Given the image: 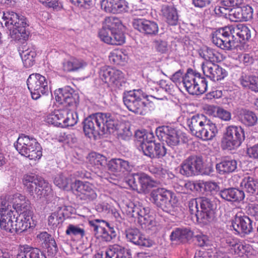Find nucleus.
Segmentation results:
<instances>
[{
    "label": "nucleus",
    "instance_id": "39448f33",
    "mask_svg": "<svg viewBox=\"0 0 258 258\" xmlns=\"http://www.w3.org/2000/svg\"><path fill=\"white\" fill-rule=\"evenodd\" d=\"M150 201L163 212L174 215L177 211L178 199L174 193L164 188H157L150 194Z\"/></svg>",
    "mask_w": 258,
    "mask_h": 258
},
{
    "label": "nucleus",
    "instance_id": "8fccbe9b",
    "mask_svg": "<svg viewBox=\"0 0 258 258\" xmlns=\"http://www.w3.org/2000/svg\"><path fill=\"white\" fill-rule=\"evenodd\" d=\"M107 165L111 171L115 172L121 168L126 169L129 166V163L127 161L119 158L112 159L109 161Z\"/></svg>",
    "mask_w": 258,
    "mask_h": 258
},
{
    "label": "nucleus",
    "instance_id": "f03ea898",
    "mask_svg": "<svg viewBox=\"0 0 258 258\" xmlns=\"http://www.w3.org/2000/svg\"><path fill=\"white\" fill-rule=\"evenodd\" d=\"M54 95L56 101L66 108L63 110L67 112L61 122V127L75 125L78 122V115L77 112L72 109L77 106L79 96L69 86L55 90Z\"/></svg>",
    "mask_w": 258,
    "mask_h": 258
},
{
    "label": "nucleus",
    "instance_id": "f3484780",
    "mask_svg": "<svg viewBox=\"0 0 258 258\" xmlns=\"http://www.w3.org/2000/svg\"><path fill=\"white\" fill-rule=\"evenodd\" d=\"M231 222L235 234H249L252 231V220L241 213L236 214Z\"/></svg>",
    "mask_w": 258,
    "mask_h": 258
},
{
    "label": "nucleus",
    "instance_id": "bb28decb",
    "mask_svg": "<svg viewBox=\"0 0 258 258\" xmlns=\"http://www.w3.org/2000/svg\"><path fill=\"white\" fill-rule=\"evenodd\" d=\"M219 195L227 202L236 203L243 201L245 197L243 190L234 187L225 188L219 191Z\"/></svg>",
    "mask_w": 258,
    "mask_h": 258
},
{
    "label": "nucleus",
    "instance_id": "20e7f679",
    "mask_svg": "<svg viewBox=\"0 0 258 258\" xmlns=\"http://www.w3.org/2000/svg\"><path fill=\"white\" fill-rule=\"evenodd\" d=\"M187 123L191 134L204 141L212 140L218 133L216 124L202 114L193 115Z\"/></svg>",
    "mask_w": 258,
    "mask_h": 258
},
{
    "label": "nucleus",
    "instance_id": "864d4df0",
    "mask_svg": "<svg viewBox=\"0 0 258 258\" xmlns=\"http://www.w3.org/2000/svg\"><path fill=\"white\" fill-rule=\"evenodd\" d=\"M66 234L70 236L83 237L85 235V230L79 225L69 224L66 230Z\"/></svg>",
    "mask_w": 258,
    "mask_h": 258
},
{
    "label": "nucleus",
    "instance_id": "9b49d317",
    "mask_svg": "<svg viewBox=\"0 0 258 258\" xmlns=\"http://www.w3.org/2000/svg\"><path fill=\"white\" fill-rule=\"evenodd\" d=\"M201 210L196 214L197 221L204 225L209 224L213 218L216 204L214 200L206 197L198 198Z\"/></svg>",
    "mask_w": 258,
    "mask_h": 258
},
{
    "label": "nucleus",
    "instance_id": "a18cd8bd",
    "mask_svg": "<svg viewBox=\"0 0 258 258\" xmlns=\"http://www.w3.org/2000/svg\"><path fill=\"white\" fill-rule=\"evenodd\" d=\"M12 202V208L16 212L24 210L28 205L25 197L18 193L13 196Z\"/></svg>",
    "mask_w": 258,
    "mask_h": 258
},
{
    "label": "nucleus",
    "instance_id": "ea45409f",
    "mask_svg": "<svg viewBox=\"0 0 258 258\" xmlns=\"http://www.w3.org/2000/svg\"><path fill=\"white\" fill-rule=\"evenodd\" d=\"M66 113L63 109L55 110L46 116L45 120L49 124L61 127V122Z\"/></svg>",
    "mask_w": 258,
    "mask_h": 258
},
{
    "label": "nucleus",
    "instance_id": "680f3d73",
    "mask_svg": "<svg viewBox=\"0 0 258 258\" xmlns=\"http://www.w3.org/2000/svg\"><path fill=\"white\" fill-rule=\"evenodd\" d=\"M153 45L156 50L161 53H165L168 50L167 42L160 39H155L153 42Z\"/></svg>",
    "mask_w": 258,
    "mask_h": 258
},
{
    "label": "nucleus",
    "instance_id": "c85d7f7f",
    "mask_svg": "<svg viewBox=\"0 0 258 258\" xmlns=\"http://www.w3.org/2000/svg\"><path fill=\"white\" fill-rule=\"evenodd\" d=\"M244 0H221V6L215 7V13L219 17L229 19L230 7L241 6Z\"/></svg>",
    "mask_w": 258,
    "mask_h": 258
},
{
    "label": "nucleus",
    "instance_id": "052dcab7",
    "mask_svg": "<svg viewBox=\"0 0 258 258\" xmlns=\"http://www.w3.org/2000/svg\"><path fill=\"white\" fill-rule=\"evenodd\" d=\"M112 37L111 45H121L125 41V37L122 30L111 32Z\"/></svg>",
    "mask_w": 258,
    "mask_h": 258
},
{
    "label": "nucleus",
    "instance_id": "0e129e2a",
    "mask_svg": "<svg viewBox=\"0 0 258 258\" xmlns=\"http://www.w3.org/2000/svg\"><path fill=\"white\" fill-rule=\"evenodd\" d=\"M242 21H248L252 18L253 9L249 5L240 7Z\"/></svg>",
    "mask_w": 258,
    "mask_h": 258
},
{
    "label": "nucleus",
    "instance_id": "dca6fc26",
    "mask_svg": "<svg viewBox=\"0 0 258 258\" xmlns=\"http://www.w3.org/2000/svg\"><path fill=\"white\" fill-rule=\"evenodd\" d=\"M155 185V182L145 173H133L130 176V188L138 192L149 190Z\"/></svg>",
    "mask_w": 258,
    "mask_h": 258
},
{
    "label": "nucleus",
    "instance_id": "1a4fd4ad",
    "mask_svg": "<svg viewBox=\"0 0 258 258\" xmlns=\"http://www.w3.org/2000/svg\"><path fill=\"white\" fill-rule=\"evenodd\" d=\"M23 182L30 191H33L34 189L37 197L40 199L47 198L52 195L51 186L41 177L26 175L24 176Z\"/></svg>",
    "mask_w": 258,
    "mask_h": 258
},
{
    "label": "nucleus",
    "instance_id": "69168bd1",
    "mask_svg": "<svg viewBox=\"0 0 258 258\" xmlns=\"http://www.w3.org/2000/svg\"><path fill=\"white\" fill-rule=\"evenodd\" d=\"M184 78L183 70H179L174 73L170 77V80L176 85H183V80Z\"/></svg>",
    "mask_w": 258,
    "mask_h": 258
},
{
    "label": "nucleus",
    "instance_id": "5701e85b",
    "mask_svg": "<svg viewBox=\"0 0 258 258\" xmlns=\"http://www.w3.org/2000/svg\"><path fill=\"white\" fill-rule=\"evenodd\" d=\"M133 26L140 32L151 36L157 35L159 31L158 25L156 22L145 19H135Z\"/></svg>",
    "mask_w": 258,
    "mask_h": 258
},
{
    "label": "nucleus",
    "instance_id": "473e14b6",
    "mask_svg": "<svg viewBox=\"0 0 258 258\" xmlns=\"http://www.w3.org/2000/svg\"><path fill=\"white\" fill-rule=\"evenodd\" d=\"M193 235V232L188 228H176L171 233L170 238L171 241L185 242L190 240Z\"/></svg>",
    "mask_w": 258,
    "mask_h": 258
},
{
    "label": "nucleus",
    "instance_id": "0eeeda50",
    "mask_svg": "<svg viewBox=\"0 0 258 258\" xmlns=\"http://www.w3.org/2000/svg\"><path fill=\"white\" fill-rule=\"evenodd\" d=\"M245 138L244 129L241 126L234 125L228 126L222 138L221 147L223 150H236L241 146Z\"/></svg>",
    "mask_w": 258,
    "mask_h": 258
},
{
    "label": "nucleus",
    "instance_id": "412c9836",
    "mask_svg": "<svg viewBox=\"0 0 258 258\" xmlns=\"http://www.w3.org/2000/svg\"><path fill=\"white\" fill-rule=\"evenodd\" d=\"M35 224L32 220V213L30 211H24L21 213L14 220V223L13 224V231L21 233L27 230L28 228L34 227Z\"/></svg>",
    "mask_w": 258,
    "mask_h": 258
},
{
    "label": "nucleus",
    "instance_id": "49530a36",
    "mask_svg": "<svg viewBox=\"0 0 258 258\" xmlns=\"http://www.w3.org/2000/svg\"><path fill=\"white\" fill-rule=\"evenodd\" d=\"M199 54L201 57L206 60L207 62H212L217 61L219 59L218 53L213 49L205 46L201 49Z\"/></svg>",
    "mask_w": 258,
    "mask_h": 258
},
{
    "label": "nucleus",
    "instance_id": "f704fd0d",
    "mask_svg": "<svg viewBox=\"0 0 258 258\" xmlns=\"http://www.w3.org/2000/svg\"><path fill=\"white\" fill-rule=\"evenodd\" d=\"M109 60L114 64L123 65L129 58L128 49H115L110 52Z\"/></svg>",
    "mask_w": 258,
    "mask_h": 258
},
{
    "label": "nucleus",
    "instance_id": "5fc2aeb1",
    "mask_svg": "<svg viewBox=\"0 0 258 258\" xmlns=\"http://www.w3.org/2000/svg\"><path fill=\"white\" fill-rule=\"evenodd\" d=\"M89 161L93 166H96L97 168L101 169L106 164V158L104 156L94 153L90 156Z\"/></svg>",
    "mask_w": 258,
    "mask_h": 258
},
{
    "label": "nucleus",
    "instance_id": "7ed1b4c3",
    "mask_svg": "<svg viewBox=\"0 0 258 258\" xmlns=\"http://www.w3.org/2000/svg\"><path fill=\"white\" fill-rule=\"evenodd\" d=\"M2 19L13 40L20 41L28 38L29 32L26 31V28L28 26V24L24 16L14 12L6 11L3 12Z\"/></svg>",
    "mask_w": 258,
    "mask_h": 258
},
{
    "label": "nucleus",
    "instance_id": "f257e3e1",
    "mask_svg": "<svg viewBox=\"0 0 258 258\" xmlns=\"http://www.w3.org/2000/svg\"><path fill=\"white\" fill-rule=\"evenodd\" d=\"M118 130L120 137L127 140L129 137V126L118 121L109 113H97L90 115L84 121L83 131L89 138L97 135L111 133Z\"/></svg>",
    "mask_w": 258,
    "mask_h": 258
},
{
    "label": "nucleus",
    "instance_id": "13d9d810",
    "mask_svg": "<svg viewBox=\"0 0 258 258\" xmlns=\"http://www.w3.org/2000/svg\"><path fill=\"white\" fill-rule=\"evenodd\" d=\"M230 245L231 249L234 251V253L236 254H243L247 251L248 247L247 245L244 244L242 241L238 240H233L230 242Z\"/></svg>",
    "mask_w": 258,
    "mask_h": 258
},
{
    "label": "nucleus",
    "instance_id": "603ef678",
    "mask_svg": "<svg viewBox=\"0 0 258 258\" xmlns=\"http://www.w3.org/2000/svg\"><path fill=\"white\" fill-rule=\"evenodd\" d=\"M196 82L197 87L196 88L195 95H200L205 93L208 87V82L206 79L202 76V75L197 71Z\"/></svg>",
    "mask_w": 258,
    "mask_h": 258
},
{
    "label": "nucleus",
    "instance_id": "c756f323",
    "mask_svg": "<svg viewBox=\"0 0 258 258\" xmlns=\"http://www.w3.org/2000/svg\"><path fill=\"white\" fill-rule=\"evenodd\" d=\"M144 155L153 158H160L165 156L167 149L160 143H151L150 145H143L142 150Z\"/></svg>",
    "mask_w": 258,
    "mask_h": 258
},
{
    "label": "nucleus",
    "instance_id": "aec40b11",
    "mask_svg": "<svg viewBox=\"0 0 258 258\" xmlns=\"http://www.w3.org/2000/svg\"><path fill=\"white\" fill-rule=\"evenodd\" d=\"M202 69L204 75L214 82L222 80L228 75L225 69L215 63H203Z\"/></svg>",
    "mask_w": 258,
    "mask_h": 258
},
{
    "label": "nucleus",
    "instance_id": "bf43d9fd",
    "mask_svg": "<svg viewBox=\"0 0 258 258\" xmlns=\"http://www.w3.org/2000/svg\"><path fill=\"white\" fill-rule=\"evenodd\" d=\"M146 135L145 130H137L134 134V141L135 144L139 150L143 149V145H145V136Z\"/></svg>",
    "mask_w": 258,
    "mask_h": 258
},
{
    "label": "nucleus",
    "instance_id": "9d476101",
    "mask_svg": "<svg viewBox=\"0 0 258 258\" xmlns=\"http://www.w3.org/2000/svg\"><path fill=\"white\" fill-rule=\"evenodd\" d=\"M27 85L33 99L37 100L42 95L48 93V81L39 74H31L27 79Z\"/></svg>",
    "mask_w": 258,
    "mask_h": 258
},
{
    "label": "nucleus",
    "instance_id": "2f4dec72",
    "mask_svg": "<svg viewBox=\"0 0 258 258\" xmlns=\"http://www.w3.org/2000/svg\"><path fill=\"white\" fill-rule=\"evenodd\" d=\"M196 73V70L188 68L184 74V78L183 80V85L186 91L191 95H195L196 88L197 87Z\"/></svg>",
    "mask_w": 258,
    "mask_h": 258
},
{
    "label": "nucleus",
    "instance_id": "a211bd4d",
    "mask_svg": "<svg viewBox=\"0 0 258 258\" xmlns=\"http://www.w3.org/2000/svg\"><path fill=\"white\" fill-rule=\"evenodd\" d=\"M156 134L159 140L165 142L171 147L178 145L180 142L177 131L171 126H159L156 130Z\"/></svg>",
    "mask_w": 258,
    "mask_h": 258
},
{
    "label": "nucleus",
    "instance_id": "58836bf2",
    "mask_svg": "<svg viewBox=\"0 0 258 258\" xmlns=\"http://www.w3.org/2000/svg\"><path fill=\"white\" fill-rule=\"evenodd\" d=\"M37 239L42 246L45 248H51L57 250V245L54 239L47 232H42L37 235Z\"/></svg>",
    "mask_w": 258,
    "mask_h": 258
},
{
    "label": "nucleus",
    "instance_id": "37998d69",
    "mask_svg": "<svg viewBox=\"0 0 258 258\" xmlns=\"http://www.w3.org/2000/svg\"><path fill=\"white\" fill-rule=\"evenodd\" d=\"M232 32L234 35V37L237 40L236 46L238 43H241L243 41L248 40L251 37L250 31L245 25H241L236 28L232 27Z\"/></svg>",
    "mask_w": 258,
    "mask_h": 258
},
{
    "label": "nucleus",
    "instance_id": "6e6552de",
    "mask_svg": "<svg viewBox=\"0 0 258 258\" xmlns=\"http://www.w3.org/2000/svg\"><path fill=\"white\" fill-rule=\"evenodd\" d=\"M212 42L217 47L231 50L236 46L237 39L232 32V27L220 28L212 34Z\"/></svg>",
    "mask_w": 258,
    "mask_h": 258
},
{
    "label": "nucleus",
    "instance_id": "338daca9",
    "mask_svg": "<svg viewBox=\"0 0 258 258\" xmlns=\"http://www.w3.org/2000/svg\"><path fill=\"white\" fill-rule=\"evenodd\" d=\"M107 29L102 27L99 32L98 35L100 39L104 42L111 45L112 36H110Z\"/></svg>",
    "mask_w": 258,
    "mask_h": 258
},
{
    "label": "nucleus",
    "instance_id": "6e6d98bb",
    "mask_svg": "<svg viewBox=\"0 0 258 258\" xmlns=\"http://www.w3.org/2000/svg\"><path fill=\"white\" fill-rule=\"evenodd\" d=\"M179 172L186 177H191L198 175L193 167L190 165L186 159H185L180 164Z\"/></svg>",
    "mask_w": 258,
    "mask_h": 258
},
{
    "label": "nucleus",
    "instance_id": "a878e982",
    "mask_svg": "<svg viewBox=\"0 0 258 258\" xmlns=\"http://www.w3.org/2000/svg\"><path fill=\"white\" fill-rule=\"evenodd\" d=\"M62 70L66 72H75L85 69L87 62L84 59L72 56L64 58L61 62Z\"/></svg>",
    "mask_w": 258,
    "mask_h": 258
},
{
    "label": "nucleus",
    "instance_id": "72a5a7b5",
    "mask_svg": "<svg viewBox=\"0 0 258 258\" xmlns=\"http://www.w3.org/2000/svg\"><path fill=\"white\" fill-rule=\"evenodd\" d=\"M130 242L141 247H150L153 244V241L146 238L137 228H130Z\"/></svg>",
    "mask_w": 258,
    "mask_h": 258
},
{
    "label": "nucleus",
    "instance_id": "c03bdc74",
    "mask_svg": "<svg viewBox=\"0 0 258 258\" xmlns=\"http://www.w3.org/2000/svg\"><path fill=\"white\" fill-rule=\"evenodd\" d=\"M103 27L111 32L122 30L124 28L121 21L118 18L113 16L106 17L104 20Z\"/></svg>",
    "mask_w": 258,
    "mask_h": 258
},
{
    "label": "nucleus",
    "instance_id": "b1692460",
    "mask_svg": "<svg viewBox=\"0 0 258 258\" xmlns=\"http://www.w3.org/2000/svg\"><path fill=\"white\" fill-rule=\"evenodd\" d=\"M142 97L143 95L141 89L130 90V111L140 115L145 113L146 103L142 101Z\"/></svg>",
    "mask_w": 258,
    "mask_h": 258
},
{
    "label": "nucleus",
    "instance_id": "7c9ffc66",
    "mask_svg": "<svg viewBox=\"0 0 258 258\" xmlns=\"http://www.w3.org/2000/svg\"><path fill=\"white\" fill-rule=\"evenodd\" d=\"M94 258H129V252L127 249L115 245L106 249L104 257L102 253H98Z\"/></svg>",
    "mask_w": 258,
    "mask_h": 258
},
{
    "label": "nucleus",
    "instance_id": "e433bc0d",
    "mask_svg": "<svg viewBox=\"0 0 258 258\" xmlns=\"http://www.w3.org/2000/svg\"><path fill=\"white\" fill-rule=\"evenodd\" d=\"M240 186L248 194L251 195H257L258 181L254 178L246 176L242 180Z\"/></svg>",
    "mask_w": 258,
    "mask_h": 258
},
{
    "label": "nucleus",
    "instance_id": "e2e57ef3",
    "mask_svg": "<svg viewBox=\"0 0 258 258\" xmlns=\"http://www.w3.org/2000/svg\"><path fill=\"white\" fill-rule=\"evenodd\" d=\"M230 9L229 19L232 22H242L240 6Z\"/></svg>",
    "mask_w": 258,
    "mask_h": 258
},
{
    "label": "nucleus",
    "instance_id": "09e8293b",
    "mask_svg": "<svg viewBox=\"0 0 258 258\" xmlns=\"http://www.w3.org/2000/svg\"><path fill=\"white\" fill-rule=\"evenodd\" d=\"M54 183L60 188L68 189L72 183V180L66 175L61 173L55 177Z\"/></svg>",
    "mask_w": 258,
    "mask_h": 258
},
{
    "label": "nucleus",
    "instance_id": "4c0bfd02",
    "mask_svg": "<svg viewBox=\"0 0 258 258\" xmlns=\"http://www.w3.org/2000/svg\"><path fill=\"white\" fill-rule=\"evenodd\" d=\"M161 11L169 25L175 26L177 24L178 15L176 9L174 6H164L162 8Z\"/></svg>",
    "mask_w": 258,
    "mask_h": 258
},
{
    "label": "nucleus",
    "instance_id": "2eb2a0df",
    "mask_svg": "<svg viewBox=\"0 0 258 258\" xmlns=\"http://www.w3.org/2000/svg\"><path fill=\"white\" fill-rule=\"evenodd\" d=\"M130 223H134L136 225L153 226L155 225V222L153 220L147 219L145 216L144 208L140 204V203L133 200L130 202Z\"/></svg>",
    "mask_w": 258,
    "mask_h": 258
},
{
    "label": "nucleus",
    "instance_id": "de8ad7c7",
    "mask_svg": "<svg viewBox=\"0 0 258 258\" xmlns=\"http://www.w3.org/2000/svg\"><path fill=\"white\" fill-rule=\"evenodd\" d=\"M17 258H46L45 255L36 248L21 251L17 254Z\"/></svg>",
    "mask_w": 258,
    "mask_h": 258
},
{
    "label": "nucleus",
    "instance_id": "4d7b16f0",
    "mask_svg": "<svg viewBox=\"0 0 258 258\" xmlns=\"http://www.w3.org/2000/svg\"><path fill=\"white\" fill-rule=\"evenodd\" d=\"M42 5L54 11H60L63 9V4L59 0H38Z\"/></svg>",
    "mask_w": 258,
    "mask_h": 258
},
{
    "label": "nucleus",
    "instance_id": "ddd939ff",
    "mask_svg": "<svg viewBox=\"0 0 258 258\" xmlns=\"http://www.w3.org/2000/svg\"><path fill=\"white\" fill-rule=\"evenodd\" d=\"M99 77L104 83L117 87L122 86L126 81L121 71L109 67H102L99 72Z\"/></svg>",
    "mask_w": 258,
    "mask_h": 258
},
{
    "label": "nucleus",
    "instance_id": "423d86ee",
    "mask_svg": "<svg viewBox=\"0 0 258 258\" xmlns=\"http://www.w3.org/2000/svg\"><path fill=\"white\" fill-rule=\"evenodd\" d=\"M15 147L21 155L30 160L39 159L42 156L41 147L32 136L21 134L18 138Z\"/></svg>",
    "mask_w": 258,
    "mask_h": 258
},
{
    "label": "nucleus",
    "instance_id": "393cba45",
    "mask_svg": "<svg viewBox=\"0 0 258 258\" xmlns=\"http://www.w3.org/2000/svg\"><path fill=\"white\" fill-rule=\"evenodd\" d=\"M237 160L228 156L221 158L216 164V170L220 175L229 174L238 171Z\"/></svg>",
    "mask_w": 258,
    "mask_h": 258
},
{
    "label": "nucleus",
    "instance_id": "774afa93",
    "mask_svg": "<svg viewBox=\"0 0 258 258\" xmlns=\"http://www.w3.org/2000/svg\"><path fill=\"white\" fill-rule=\"evenodd\" d=\"M75 6L81 9H88L92 5V0H70Z\"/></svg>",
    "mask_w": 258,
    "mask_h": 258
},
{
    "label": "nucleus",
    "instance_id": "79ce46f5",
    "mask_svg": "<svg viewBox=\"0 0 258 258\" xmlns=\"http://www.w3.org/2000/svg\"><path fill=\"white\" fill-rule=\"evenodd\" d=\"M240 122L248 127L254 126L257 122V117L256 114L249 110H242L239 116Z\"/></svg>",
    "mask_w": 258,
    "mask_h": 258
},
{
    "label": "nucleus",
    "instance_id": "6ab92c4d",
    "mask_svg": "<svg viewBox=\"0 0 258 258\" xmlns=\"http://www.w3.org/2000/svg\"><path fill=\"white\" fill-rule=\"evenodd\" d=\"M90 225L94 228L96 234H99L106 241H110L116 236V232L111 224L100 219L90 221Z\"/></svg>",
    "mask_w": 258,
    "mask_h": 258
},
{
    "label": "nucleus",
    "instance_id": "cd10ccee",
    "mask_svg": "<svg viewBox=\"0 0 258 258\" xmlns=\"http://www.w3.org/2000/svg\"><path fill=\"white\" fill-rule=\"evenodd\" d=\"M127 4L124 0H102L101 8L107 13H119L125 10Z\"/></svg>",
    "mask_w": 258,
    "mask_h": 258
},
{
    "label": "nucleus",
    "instance_id": "4468645a",
    "mask_svg": "<svg viewBox=\"0 0 258 258\" xmlns=\"http://www.w3.org/2000/svg\"><path fill=\"white\" fill-rule=\"evenodd\" d=\"M17 212L13 210L11 205L6 201L0 203V227L7 232H12L13 224L16 219Z\"/></svg>",
    "mask_w": 258,
    "mask_h": 258
},
{
    "label": "nucleus",
    "instance_id": "3c124183",
    "mask_svg": "<svg viewBox=\"0 0 258 258\" xmlns=\"http://www.w3.org/2000/svg\"><path fill=\"white\" fill-rule=\"evenodd\" d=\"M194 169L197 172V174H200L201 172L202 167H203V158L200 156L191 155L186 159Z\"/></svg>",
    "mask_w": 258,
    "mask_h": 258
},
{
    "label": "nucleus",
    "instance_id": "f8f14e48",
    "mask_svg": "<svg viewBox=\"0 0 258 258\" xmlns=\"http://www.w3.org/2000/svg\"><path fill=\"white\" fill-rule=\"evenodd\" d=\"M53 201L54 212L48 217V223L54 228L62 223L64 214H67L68 212H71L72 207L66 206L62 198L56 197Z\"/></svg>",
    "mask_w": 258,
    "mask_h": 258
},
{
    "label": "nucleus",
    "instance_id": "c9c22d12",
    "mask_svg": "<svg viewBox=\"0 0 258 258\" xmlns=\"http://www.w3.org/2000/svg\"><path fill=\"white\" fill-rule=\"evenodd\" d=\"M239 81L243 88L256 92L257 89V77L242 72L239 78Z\"/></svg>",
    "mask_w": 258,
    "mask_h": 258
},
{
    "label": "nucleus",
    "instance_id": "a19ab883",
    "mask_svg": "<svg viewBox=\"0 0 258 258\" xmlns=\"http://www.w3.org/2000/svg\"><path fill=\"white\" fill-rule=\"evenodd\" d=\"M36 55V48L34 46L29 47L27 49L23 50L21 55L26 68H30L33 66Z\"/></svg>",
    "mask_w": 258,
    "mask_h": 258
},
{
    "label": "nucleus",
    "instance_id": "4be33fe9",
    "mask_svg": "<svg viewBox=\"0 0 258 258\" xmlns=\"http://www.w3.org/2000/svg\"><path fill=\"white\" fill-rule=\"evenodd\" d=\"M74 188L80 199L87 202L94 201L97 197L93 185L88 182L76 180L74 183Z\"/></svg>",
    "mask_w": 258,
    "mask_h": 258
}]
</instances>
